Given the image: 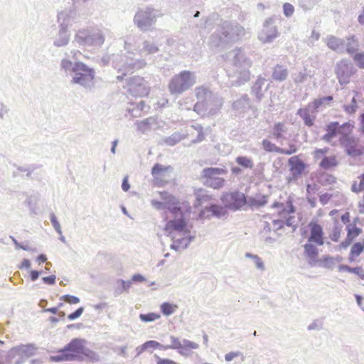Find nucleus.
<instances>
[{
  "label": "nucleus",
  "mask_w": 364,
  "mask_h": 364,
  "mask_svg": "<svg viewBox=\"0 0 364 364\" xmlns=\"http://www.w3.org/2000/svg\"><path fill=\"white\" fill-rule=\"evenodd\" d=\"M87 341L84 338H73L63 348L58 350V354L51 355L52 362L60 363L64 361H84L97 363L100 360V355L95 351L85 346Z\"/></svg>",
  "instance_id": "obj_1"
},
{
  "label": "nucleus",
  "mask_w": 364,
  "mask_h": 364,
  "mask_svg": "<svg viewBox=\"0 0 364 364\" xmlns=\"http://www.w3.org/2000/svg\"><path fill=\"white\" fill-rule=\"evenodd\" d=\"M63 69L68 75H70L71 85H78L86 91L91 92L95 87V70L81 61L73 62L68 59H63L60 63Z\"/></svg>",
  "instance_id": "obj_2"
},
{
  "label": "nucleus",
  "mask_w": 364,
  "mask_h": 364,
  "mask_svg": "<svg viewBox=\"0 0 364 364\" xmlns=\"http://www.w3.org/2000/svg\"><path fill=\"white\" fill-rule=\"evenodd\" d=\"M231 53L233 56L234 72L229 77L231 78L232 85L240 86L250 80V72L249 70L252 62L241 48L232 50Z\"/></svg>",
  "instance_id": "obj_3"
},
{
  "label": "nucleus",
  "mask_w": 364,
  "mask_h": 364,
  "mask_svg": "<svg viewBox=\"0 0 364 364\" xmlns=\"http://www.w3.org/2000/svg\"><path fill=\"white\" fill-rule=\"evenodd\" d=\"M162 16L161 10L151 6L139 8L134 16L133 23L140 31L145 33L152 31L158 18Z\"/></svg>",
  "instance_id": "obj_4"
},
{
  "label": "nucleus",
  "mask_w": 364,
  "mask_h": 364,
  "mask_svg": "<svg viewBox=\"0 0 364 364\" xmlns=\"http://www.w3.org/2000/svg\"><path fill=\"white\" fill-rule=\"evenodd\" d=\"M196 82V77L193 72L183 70L170 79L168 89L171 95L178 97L184 92L189 90Z\"/></svg>",
  "instance_id": "obj_5"
},
{
  "label": "nucleus",
  "mask_w": 364,
  "mask_h": 364,
  "mask_svg": "<svg viewBox=\"0 0 364 364\" xmlns=\"http://www.w3.org/2000/svg\"><path fill=\"white\" fill-rule=\"evenodd\" d=\"M75 40L83 46L100 47L104 43L105 36L99 29H83L77 31Z\"/></svg>",
  "instance_id": "obj_6"
},
{
  "label": "nucleus",
  "mask_w": 364,
  "mask_h": 364,
  "mask_svg": "<svg viewBox=\"0 0 364 364\" xmlns=\"http://www.w3.org/2000/svg\"><path fill=\"white\" fill-rule=\"evenodd\" d=\"M170 340L171 345L164 346L161 344V346H159L158 348L161 350H176L181 355L188 357L191 355V350L193 349H197L199 347L198 343L186 338L180 339L179 338L171 336Z\"/></svg>",
  "instance_id": "obj_7"
},
{
  "label": "nucleus",
  "mask_w": 364,
  "mask_h": 364,
  "mask_svg": "<svg viewBox=\"0 0 364 364\" xmlns=\"http://www.w3.org/2000/svg\"><path fill=\"white\" fill-rule=\"evenodd\" d=\"M189 210L176 211L171 213L173 215V218L168 221L165 226V230L168 232V234L172 237H175L173 235L174 232H178L179 234L186 235L190 233V230L187 228V221L185 218V213H189Z\"/></svg>",
  "instance_id": "obj_8"
},
{
  "label": "nucleus",
  "mask_w": 364,
  "mask_h": 364,
  "mask_svg": "<svg viewBox=\"0 0 364 364\" xmlns=\"http://www.w3.org/2000/svg\"><path fill=\"white\" fill-rule=\"evenodd\" d=\"M221 200L224 203V207L215 203H210L209 205L205 207L199 213L200 218H208L215 217L220 218L225 215L227 213L226 208L228 206L226 202L228 201V193H224L221 196Z\"/></svg>",
  "instance_id": "obj_9"
},
{
  "label": "nucleus",
  "mask_w": 364,
  "mask_h": 364,
  "mask_svg": "<svg viewBox=\"0 0 364 364\" xmlns=\"http://www.w3.org/2000/svg\"><path fill=\"white\" fill-rule=\"evenodd\" d=\"M160 196L163 202L168 205L170 213H175L178 210H189L191 209V206L187 201H181L167 191L160 192Z\"/></svg>",
  "instance_id": "obj_10"
},
{
  "label": "nucleus",
  "mask_w": 364,
  "mask_h": 364,
  "mask_svg": "<svg viewBox=\"0 0 364 364\" xmlns=\"http://www.w3.org/2000/svg\"><path fill=\"white\" fill-rule=\"evenodd\" d=\"M359 139L349 135L348 134H343L340 138V143L345 149L348 155L351 156H358L362 152L358 148Z\"/></svg>",
  "instance_id": "obj_11"
},
{
  "label": "nucleus",
  "mask_w": 364,
  "mask_h": 364,
  "mask_svg": "<svg viewBox=\"0 0 364 364\" xmlns=\"http://www.w3.org/2000/svg\"><path fill=\"white\" fill-rule=\"evenodd\" d=\"M77 7L73 6L72 9H65L58 15V22L59 26L64 27L68 29L73 23L78 21L80 16L76 11Z\"/></svg>",
  "instance_id": "obj_12"
},
{
  "label": "nucleus",
  "mask_w": 364,
  "mask_h": 364,
  "mask_svg": "<svg viewBox=\"0 0 364 364\" xmlns=\"http://www.w3.org/2000/svg\"><path fill=\"white\" fill-rule=\"evenodd\" d=\"M278 36V30L272 24L271 18L267 19L263 25L262 30L258 33V39L263 43H270Z\"/></svg>",
  "instance_id": "obj_13"
},
{
  "label": "nucleus",
  "mask_w": 364,
  "mask_h": 364,
  "mask_svg": "<svg viewBox=\"0 0 364 364\" xmlns=\"http://www.w3.org/2000/svg\"><path fill=\"white\" fill-rule=\"evenodd\" d=\"M146 80L139 76L129 77L128 80L129 91L136 96L147 95L149 92Z\"/></svg>",
  "instance_id": "obj_14"
},
{
  "label": "nucleus",
  "mask_w": 364,
  "mask_h": 364,
  "mask_svg": "<svg viewBox=\"0 0 364 364\" xmlns=\"http://www.w3.org/2000/svg\"><path fill=\"white\" fill-rule=\"evenodd\" d=\"M336 73L340 84L346 85L353 73V66L348 60H343L337 64Z\"/></svg>",
  "instance_id": "obj_15"
},
{
  "label": "nucleus",
  "mask_w": 364,
  "mask_h": 364,
  "mask_svg": "<svg viewBox=\"0 0 364 364\" xmlns=\"http://www.w3.org/2000/svg\"><path fill=\"white\" fill-rule=\"evenodd\" d=\"M247 197L245 195L240 191H234L229 194V210H247Z\"/></svg>",
  "instance_id": "obj_16"
},
{
  "label": "nucleus",
  "mask_w": 364,
  "mask_h": 364,
  "mask_svg": "<svg viewBox=\"0 0 364 364\" xmlns=\"http://www.w3.org/2000/svg\"><path fill=\"white\" fill-rule=\"evenodd\" d=\"M195 92L198 102H207L208 100H216L217 107L223 105L222 99L207 88L198 87L196 88Z\"/></svg>",
  "instance_id": "obj_17"
},
{
  "label": "nucleus",
  "mask_w": 364,
  "mask_h": 364,
  "mask_svg": "<svg viewBox=\"0 0 364 364\" xmlns=\"http://www.w3.org/2000/svg\"><path fill=\"white\" fill-rule=\"evenodd\" d=\"M310 228V236L308 239L309 242H314L318 245L324 244L323 230L321 225L316 222L311 221L309 224Z\"/></svg>",
  "instance_id": "obj_18"
},
{
  "label": "nucleus",
  "mask_w": 364,
  "mask_h": 364,
  "mask_svg": "<svg viewBox=\"0 0 364 364\" xmlns=\"http://www.w3.org/2000/svg\"><path fill=\"white\" fill-rule=\"evenodd\" d=\"M316 113L317 112L308 105L305 108L299 109L296 114L304 120L306 126L312 127Z\"/></svg>",
  "instance_id": "obj_19"
},
{
  "label": "nucleus",
  "mask_w": 364,
  "mask_h": 364,
  "mask_svg": "<svg viewBox=\"0 0 364 364\" xmlns=\"http://www.w3.org/2000/svg\"><path fill=\"white\" fill-rule=\"evenodd\" d=\"M36 349V347L34 344H21L17 346L16 347L12 348L8 353V356L10 358H13L16 353H22L27 358L31 357L34 355V350Z\"/></svg>",
  "instance_id": "obj_20"
},
{
  "label": "nucleus",
  "mask_w": 364,
  "mask_h": 364,
  "mask_svg": "<svg viewBox=\"0 0 364 364\" xmlns=\"http://www.w3.org/2000/svg\"><path fill=\"white\" fill-rule=\"evenodd\" d=\"M262 144L263 149L267 152H275L282 154L291 155L296 151V149L292 147L289 150L280 148L268 139H264Z\"/></svg>",
  "instance_id": "obj_21"
},
{
  "label": "nucleus",
  "mask_w": 364,
  "mask_h": 364,
  "mask_svg": "<svg viewBox=\"0 0 364 364\" xmlns=\"http://www.w3.org/2000/svg\"><path fill=\"white\" fill-rule=\"evenodd\" d=\"M327 46L338 53L342 54L346 52V41L333 36L327 37Z\"/></svg>",
  "instance_id": "obj_22"
},
{
  "label": "nucleus",
  "mask_w": 364,
  "mask_h": 364,
  "mask_svg": "<svg viewBox=\"0 0 364 364\" xmlns=\"http://www.w3.org/2000/svg\"><path fill=\"white\" fill-rule=\"evenodd\" d=\"M288 162L290 166V171L294 178L300 176L306 168V164L298 156L291 157Z\"/></svg>",
  "instance_id": "obj_23"
},
{
  "label": "nucleus",
  "mask_w": 364,
  "mask_h": 364,
  "mask_svg": "<svg viewBox=\"0 0 364 364\" xmlns=\"http://www.w3.org/2000/svg\"><path fill=\"white\" fill-rule=\"evenodd\" d=\"M245 28L238 23H232L229 26V41H237L245 36Z\"/></svg>",
  "instance_id": "obj_24"
},
{
  "label": "nucleus",
  "mask_w": 364,
  "mask_h": 364,
  "mask_svg": "<svg viewBox=\"0 0 364 364\" xmlns=\"http://www.w3.org/2000/svg\"><path fill=\"white\" fill-rule=\"evenodd\" d=\"M196 198L193 205L195 207L201 206L203 204L208 203L212 200V196L208 194V191L203 188H199L194 191Z\"/></svg>",
  "instance_id": "obj_25"
},
{
  "label": "nucleus",
  "mask_w": 364,
  "mask_h": 364,
  "mask_svg": "<svg viewBox=\"0 0 364 364\" xmlns=\"http://www.w3.org/2000/svg\"><path fill=\"white\" fill-rule=\"evenodd\" d=\"M326 134L323 136L325 141H330L338 134H341L340 124L338 122H332L326 126Z\"/></svg>",
  "instance_id": "obj_26"
},
{
  "label": "nucleus",
  "mask_w": 364,
  "mask_h": 364,
  "mask_svg": "<svg viewBox=\"0 0 364 364\" xmlns=\"http://www.w3.org/2000/svg\"><path fill=\"white\" fill-rule=\"evenodd\" d=\"M60 29L57 37L55 38L53 44L57 47H62L66 46L70 39V34L68 33V28L59 26Z\"/></svg>",
  "instance_id": "obj_27"
},
{
  "label": "nucleus",
  "mask_w": 364,
  "mask_h": 364,
  "mask_svg": "<svg viewBox=\"0 0 364 364\" xmlns=\"http://www.w3.org/2000/svg\"><path fill=\"white\" fill-rule=\"evenodd\" d=\"M288 75L289 72L286 66L277 64L274 68L272 77L276 81L282 82L287 79Z\"/></svg>",
  "instance_id": "obj_28"
},
{
  "label": "nucleus",
  "mask_w": 364,
  "mask_h": 364,
  "mask_svg": "<svg viewBox=\"0 0 364 364\" xmlns=\"http://www.w3.org/2000/svg\"><path fill=\"white\" fill-rule=\"evenodd\" d=\"M173 168L171 166H164L161 164L156 163L151 168V173L154 178L159 176H165V173L172 172Z\"/></svg>",
  "instance_id": "obj_29"
},
{
  "label": "nucleus",
  "mask_w": 364,
  "mask_h": 364,
  "mask_svg": "<svg viewBox=\"0 0 364 364\" xmlns=\"http://www.w3.org/2000/svg\"><path fill=\"white\" fill-rule=\"evenodd\" d=\"M223 169L216 167H208L203 169L201 173V177L204 181L206 179H213L214 178H218L223 172Z\"/></svg>",
  "instance_id": "obj_30"
},
{
  "label": "nucleus",
  "mask_w": 364,
  "mask_h": 364,
  "mask_svg": "<svg viewBox=\"0 0 364 364\" xmlns=\"http://www.w3.org/2000/svg\"><path fill=\"white\" fill-rule=\"evenodd\" d=\"M247 208L250 207L252 209L255 208H261L267 203V196H260L258 198L249 197L247 199Z\"/></svg>",
  "instance_id": "obj_31"
},
{
  "label": "nucleus",
  "mask_w": 364,
  "mask_h": 364,
  "mask_svg": "<svg viewBox=\"0 0 364 364\" xmlns=\"http://www.w3.org/2000/svg\"><path fill=\"white\" fill-rule=\"evenodd\" d=\"M250 107V100L247 95L242 96L232 103V108L240 112H245Z\"/></svg>",
  "instance_id": "obj_32"
},
{
  "label": "nucleus",
  "mask_w": 364,
  "mask_h": 364,
  "mask_svg": "<svg viewBox=\"0 0 364 364\" xmlns=\"http://www.w3.org/2000/svg\"><path fill=\"white\" fill-rule=\"evenodd\" d=\"M359 49V43L358 40L355 37V36H351L348 37L346 41V52L349 54L356 53Z\"/></svg>",
  "instance_id": "obj_33"
},
{
  "label": "nucleus",
  "mask_w": 364,
  "mask_h": 364,
  "mask_svg": "<svg viewBox=\"0 0 364 364\" xmlns=\"http://www.w3.org/2000/svg\"><path fill=\"white\" fill-rule=\"evenodd\" d=\"M266 82L267 80L265 78L259 77L252 87V92L258 100H260L263 97L262 87L264 85Z\"/></svg>",
  "instance_id": "obj_34"
},
{
  "label": "nucleus",
  "mask_w": 364,
  "mask_h": 364,
  "mask_svg": "<svg viewBox=\"0 0 364 364\" xmlns=\"http://www.w3.org/2000/svg\"><path fill=\"white\" fill-rule=\"evenodd\" d=\"M287 132V128L282 122L276 123L272 129V134L277 140L284 139V134Z\"/></svg>",
  "instance_id": "obj_35"
},
{
  "label": "nucleus",
  "mask_w": 364,
  "mask_h": 364,
  "mask_svg": "<svg viewBox=\"0 0 364 364\" xmlns=\"http://www.w3.org/2000/svg\"><path fill=\"white\" fill-rule=\"evenodd\" d=\"M338 165V161L335 156H324L319 166L323 169H329Z\"/></svg>",
  "instance_id": "obj_36"
},
{
  "label": "nucleus",
  "mask_w": 364,
  "mask_h": 364,
  "mask_svg": "<svg viewBox=\"0 0 364 364\" xmlns=\"http://www.w3.org/2000/svg\"><path fill=\"white\" fill-rule=\"evenodd\" d=\"M160 309L164 316H168L173 314L178 309V306L176 304L166 301L161 304Z\"/></svg>",
  "instance_id": "obj_37"
},
{
  "label": "nucleus",
  "mask_w": 364,
  "mask_h": 364,
  "mask_svg": "<svg viewBox=\"0 0 364 364\" xmlns=\"http://www.w3.org/2000/svg\"><path fill=\"white\" fill-rule=\"evenodd\" d=\"M305 255L312 260H314L318 256V251L315 245L311 243H306L304 245Z\"/></svg>",
  "instance_id": "obj_38"
},
{
  "label": "nucleus",
  "mask_w": 364,
  "mask_h": 364,
  "mask_svg": "<svg viewBox=\"0 0 364 364\" xmlns=\"http://www.w3.org/2000/svg\"><path fill=\"white\" fill-rule=\"evenodd\" d=\"M183 237L175 240V242L178 244L179 247L186 249L190 243L195 239V235H190L189 233L183 235Z\"/></svg>",
  "instance_id": "obj_39"
},
{
  "label": "nucleus",
  "mask_w": 364,
  "mask_h": 364,
  "mask_svg": "<svg viewBox=\"0 0 364 364\" xmlns=\"http://www.w3.org/2000/svg\"><path fill=\"white\" fill-rule=\"evenodd\" d=\"M183 138L184 136L180 132H174L170 136L164 139V142L168 146H174L180 142Z\"/></svg>",
  "instance_id": "obj_40"
},
{
  "label": "nucleus",
  "mask_w": 364,
  "mask_h": 364,
  "mask_svg": "<svg viewBox=\"0 0 364 364\" xmlns=\"http://www.w3.org/2000/svg\"><path fill=\"white\" fill-rule=\"evenodd\" d=\"M347 229V237L350 239L352 242L353 240L358 237L361 232L362 230L355 225L349 224L346 227Z\"/></svg>",
  "instance_id": "obj_41"
},
{
  "label": "nucleus",
  "mask_w": 364,
  "mask_h": 364,
  "mask_svg": "<svg viewBox=\"0 0 364 364\" xmlns=\"http://www.w3.org/2000/svg\"><path fill=\"white\" fill-rule=\"evenodd\" d=\"M245 358V356L241 351L229 352V363L235 360L233 364H242Z\"/></svg>",
  "instance_id": "obj_42"
},
{
  "label": "nucleus",
  "mask_w": 364,
  "mask_h": 364,
  "mask_svg": "<svg viewBox=\"0 0 364 364\" xmlns=\"http://www.w3.org/2000/svg\"><path fill=\"white\" fill-rule=\"evenodd\" d=\"M225 180L220 177L214 178L213 179H206L203 181L204 185L212 187L215 189L220 188L224 185Z\"/></svg>",
  "instance_id": "obj_43"
},
{
  "label": "nucleus",
  "mask_w": 364,
  "mask_h": 364,
  "mask_svg": "<svg viewBox=\"0 0 364 364\" xmlns=\"http://www.w3.org/2000/svg\"><path fill=\"white\" fill-rule=\"evenodd\" d=\"M333 100L332 96L323 97L321 98L316 99L313 102L309 103V105L312 107L316 112H318V109L323 105L328 103Z\"/></svg>",
  "instance_id": "obj_44"
},
{
  "label": "nucleus",
  "mask_w": 364,
  "mask_h": 364,
  "mask_svg": "<svg viewBox=\"0 0 364 364\" xmlns=\"http://www.w3.org/2000/svg\"><path fill=\"white\" fill-rule=\"evenodd\" d=\"M143 50L147 54H154L159 50V48L156 43L144 41L143 43Z\"/></svg>",
  "instance_id": "obj_45"
},
{
  "label": "nucleus",
  "mask_w": 364,
  "mask_h": 364,
  "mask_svg": "<svg viewBox=\"0 0 364 364\" xmlns=\"http://www.w3.org/2000/svg\"><path fill=\"white\" fill-rule=\"evenodd\" d=\"M155 122V119L153 117H149L141 121L137 122L138 129L141 131L142 132H146L147 129L150 128L151 124Z\"/></svg>",
  "instance_id": "obj_46"
},
{
  "label": "nucleus",
  "mask_w": 364,
  "mask_h": 364,
  "mask_svg": "<svg viewBox=\"0 0 364 364\" xmlns=\"http://www.w3.org/2000/svg\"><path fill=\"white\" fill-rule=\"evenodd\" d=\"M236 162L243 168H252L254 166L252 160L246 156H237L236 158Z\"/></svg>",
  "instance_id": "obj_47"
},
{
  "label": "nucleus",
  "mask_w": 364,
  "mask_h": 364,
  "mask_svg": "<svg viewBox=\"0 0 364 364\" xmlns=\"http://www.w3.org/2000/svg\"><path fill=\"white\" fill-rule=\"evenodd\" d=\"M139 319L143 322H152L160 318V314L150 312L148 314H140Z\"/></svg>",
  "instance_id": "obj_48"
},
{
  "label": "nucleus",
  "mask_w": 364,
  "mask_h": 364,
  "mask_svg": "<svg viewBox=\"0 0 364 364\" xmlns=\"http://www.w3.org/2000/svg\"><path fill=\"white\" fill-rule=\"evenodd\" d=\"M343 109L348 114H355L358 109L357 100L355 97H353L350 105H344Z\"/></svg>",
  "instance_id": "obj_49"
},
{
  "label": "nucleus",
  "mask_w": 364,
  "mask_h": 364,
  "mask_svg": "<svg viewBox=\"0 0 364 364\" xmlns=\"http://www.w3.org/2000/svg\"><path fill=\"white\" fill-rule=\"evenodd\" d=\"M208 102H197L194 105L193 110L199 114H205L208 111Z\"/></svg>",
  "instance_id": "obj_50"
},
{
  "label": "nucleus",
  "mask_w": 364,
  "mask_h": 364,
  "mask_svg": "<svg viewBox=\"0 0 364 364\" xmlns=\"http://www.w3.org/2000/svg\"><path fill=\"white\" fill-rule=\"evenodd\" d=\"M246 257H250L253 259L257 269H259L262 271H263L264 269V264L262 259L259 256H257L256 255H252L250 253H247Z\"/></svg>",
  "instance_id": "obj_51"
},
{
  "label": "nucleus",
  "mask_w": 364,
  "mask_h": 364,
  "mask_svg": "<svg viewBox=\"0 0 364 364\" xmlns=\"http://www.w3.org/2000/svg\"><path fill=\"white\" fill-rule=\"evenodd\" d=\"M50 223L53 227V228L55 229V230L59 234V235H62V230H61V226H60V223L58 222V219H57V217L56 215H55V213H51L50 214Z\"/></svg>",
  "instance_id": "obj_52"
},
{
  "label": "nucleus",
  "mask_w": 364,
  "mask_h": 364,
  "mask_svg": "<svg viewBox=\"0 0 364 364\" xmlns=\"http://www.w3.org/2000/svg\"><path fill=\"white\" fill-rule=\"evenodd\" d=\"M353 60L357 66L361 69H364V53H356L353 55Z\"/></svg>",
  "instance_id": "obj_53"
},
{
  "label": "nucleus",
  "mask_w": 364,
  "mask_h": 364,
  "mask_svg": "<svg viewBox=\"0 0 364 364\" xmlns=\"http://www.w3.org/2000/svg\"><path fill=\"white\" fill-rule=\"evenodd\" d=\"M323 262L324 267L333 269L336 265V258L333 257L326 256L323 258Z\"/></svg>",
  "instance_id": "obj_54"
},
{
  "label": "nucleus",
  "mask_w": 364,
  "mask_h": 364,
  "mask_svg": "<svg viewBox=\"0 0 364 364\" xmlns=\"http://www.w3.org/2000/svg\"><path fill=\"white\" fill-rule=\"evenodd\" d=\"M363 250V245L360 242H356L353 245L350 255L351 256H358Z\"/></svg>",
  "instance_id": "obj_55"
},
{
  "label": "nucleus",
  "mask_w": 364,
  "mask_h": 364,
  "mask_svg": "<svg viewBox=\"0 0 364 364\" xmlns=\"http://www.w3.org/2000/svg\"><path fill=\"white\" fill-rule=\"evenodd\" d=\"M283 11L286 17H291L294 12V7L289 3H284L283 4Z\"/></svg>",
  "instance_id": "obj_56"
},
{
  "label": "nucleus",
  "mask_w": 364,
  "mask_h": 364,
  "mask_svg": "<svg viewBox=\"0 0 364 364\" xmlns=\"http://www.w3.org/2000/svg\"><path fill=\"white\" fill-rule=\"evenodd\" d=\"M84 307L80 306L75 311L68 315V318L70 321L78 318L84 312Z\"/></svg>",
  "instance_id": "obj_57"
},
{
  "label": "nucleus",
  "mask_w": 364,
  "mask_h": 364,
  "mask_svg": "<svg viewBox=\"0 0 364 364\" xmlns=\"http://www.w3.org/2000/svg\"><path fill=\"white\" fill-rule=\"evenodd\" d=\"M353 124L350 122H345L342 125H340V131L341 136L343 134H348L352 132Z\"/></svg>",
  "instance_id": "obj_58"
},
{
  "label": "nucleus",
  "mask_w": 364,
  "mask_h": 364,
  "mask_svg": "<svg viewBox=\"0 0 364 364\" xmlns=\"http://www.w3.org/2000/svg\"><path fill=\"white\" fill-rule=\"evenodd\" d=\"M61 299L70 304H75L80 302V299L78 297L70 294L63 296Z\"/></svg>",
  "instance_id": "obj_59"
},
{
  "label": "nucleus",
  "mask_w": 364,
  "mask_h": 364,
  "mask_svg": "<svg viewBox=\"0 0 364 364\" xmlns=\"http://www.w3.org/2000/svg\"><path fill=\"white\" fill-rule=\"evenodd\" d=\"M341 228L339 227H334L330 235V238L333 242H338L341 235Z\"/></svg>",
  "instance_id": "obj_60"
},
{
  "label": "nucleus",
  "mask_w": 364,
  "mask_h": 364,
  "mask_svg": "<svg viewBox=\"0 0 364 364\" xmlns=\"http://www.w3.org/2000/svg\"><path fill=\"white\" fill-rule=\"evenodd\" d=\"M151 205L157 210L167 209L168 210V205L163 201L152 200Z\"/></svg>",
  "instance_id": "obj_61"
},
{
  "label": "nucleus",
  "mask_w": 364,
  "mask_h": 364,
  "mask_svg": "<svg viewBox=\"0 0 364 364\" xmlns=\"http://www.w3.org/2000/svg\"><path fill=\"white\" fill-rule=\"evenodd\" d=\"M208 111L209 114H213L220 107H216V100H208Z\"/></svg>",
  "instance_id": "obj_62"
},
{
  "label": "nucleus",
  "mask_w": 364,
  "mask_h": 364,
  "mask_svg": "<svg viewBox=\"0 0 364 364\" xmlns=\"http://www.w3.org/2000/svg\"><path fill=\"white\" fill-rule=\"evenodd\" d=\"M144 343V347L146 348V350H148L149 349H156L158 348L159 346H161V343H159L156 341H147Z\"/></svg>",
  "instance_id": "obj_63"
},
{
  "label": "nucleus",
  "mask_w": 364,
  "mask_h": 364,
  "mask_svg": "<svg viewBox=\"0 0 364 364\" xmlns=\"http://www.w3.org/2000/svg\"><path fill=\"white\" fill-rule=\"evenodd\" d=\"M307 75L304 73H299L294 75V81L296 83H301L306 80Z\"/></svg>",
  "instance_id": "obj_64"
}]
</instances>
